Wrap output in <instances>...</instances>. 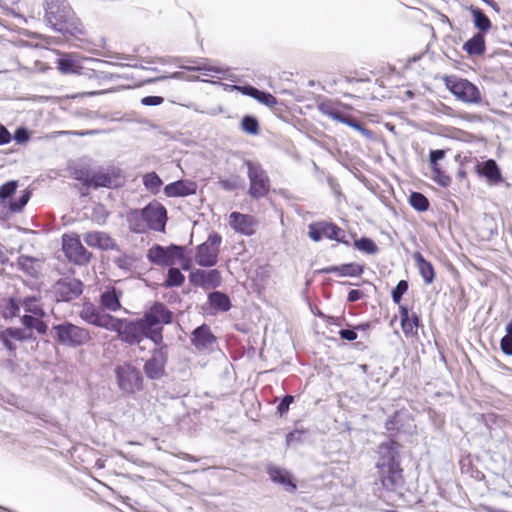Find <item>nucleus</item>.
Returning a JSON list of instances; mask_svg holds the SVG:
<instances>
[{"label":"nucleus","mask_w":512,"mask_h":512,"mask_svg":"<svg viewBox=\"0 0 512 512\" xmlns=\"http://www.w3.org/2000/svg\"><path fill=\"white\" fill-rule=\"evenodd\" d=\"M54 339L63 346L76 348L86 345L91 340L88 329L70 322H63L52 327Z\"/></svg>","instance_id":"4"},{"label":"nucleus","mask_w":512,"mask_h":512,"mask_svg":"<svg viewBox=\"0 0 512 512\" xmlns=\"http://www.w3.org/2000/svg\"><path fill=\"white\" fill-rule=\"evenodd\" d=\"M21 306L27 313H32L34 316H43L44 312L42 308L37 304V301L33 297L25 298L21 302Z\"/></svg>","instance_id":"42"},{"label":"nucleus","mask_w":512,"mask_h":512,"mask_svg":"<svg viewBox=\"0 0 512 512\" xmlns=\"http://www.w3.org/2000/svg\"><path fill=\"white\" fill-rule=\"evenodd\" d=\"M448 90L460 101L470 104L481 102V93L477 86L466 79L448 77L445 80Z\"/></svg>","instance_id":"7"},{"label":"nucleus","mask_w":512,"mask_h":512,"mask_svg":"<svg viewBox=\"0 0 512 512\" xmlns=\"http://www.w3.org/2000/svg\"><path fill=\"white\" fill-rule=\"evenodd\" d=\"M140 211L148 228L154 231H164L167 221V213L162 204L154 201L149 203Z\"/></svg>","instance_id":"13"},{"label":"nucleus","mask_w":512,"mask_h":512,"mask_svg":"<svg viewBox=\"0 0 512 512\" xmlns=\"http://www.w3.org/2000/svg\"><path fill=\"white\" fill-rule=\"evenodd\" d=\"M167 346H161L152 351L151 357L144 364V372L149 379L158 380L165 374L167 363Z\"/></svg>","instance_id":"16"},{"label":"nucleus","mask_w":512,"mask_h":512,"mask_svg":"<svg viewBox=\"0 0 512 512\" xmlns=\"http://www.w3.org/2000/svg\"><path fill=\"white\" fill-rule=\"evenodd\" d=\"M376 468L383 487L388 491H396L403 485V470L400 467L399 444L389 440L378 448Z\"/></svg>","instance_id":"2"},{"label":"nucleus","mask_w":512,"mask_h":512,"mask_svg":"<svg viewBox=\"0 0 512 512\" xmlns=\"http://www.w3.org/2000/svg\"><path fill=\"white\" fill-rule=\"evenodd\" d=\"M506 333L512 335V320L505 327Z\"/></svg>","instance_id":"64"},{"label":"nucleus","mask_w":512,"mask_h":512,"mask_svg":"<svg viewBox=\"0 0 512 512\" xmlns=\"http://www.w3.org/2000/svg\"><path fill=\"white\" fill-rule=\"evenodd\" d=\"M189 280L194 286H199L203 289H212L221 285L222 277L221 273L217 269H198L190 273Z\"/></svg>","instance_id":"18"},{"label":"nucleus","mask_w":512,"mask_h":512,"mask_svg":"<svg viewBox=\"0 0 512 512\" xmlns=\"http://www.w3.org/2000/svg\"><path fill=\"white\" fill-rule=\"evenodd\" d=\"M143 184L147 190L156 194L160 190L162 180L155 172H150L143 176Z\"/></svg>","instance_id":"37"},{"label":"nucleus","mask_w":512,"mask_h":512,"mask_svg":"<svg viewBox=\"0 0 512 512\" xmlns=\"http://www.w3.org/2000/svg\"><path fill=\"white\" fill-rule=\"evenodd\" d=\"M7 334L11 336L12 339L23 341L26 339L32 338V331H29L25 328H7L5 329Z\"/></svg>","instance_id":"43"},{"label":"nucleus","mask_w":512,"mask_h":512,"mask_svg":"<svg viewBox=\"0 0 512 512\" xmlns=\"http://www.w3.org/2000/svg\"><path fill=\"white\" fill-rule=\"evenodd\" d=\"M58 69L63 74H78L85 76L88 79H98L99 75L98 73L93 69H87L85 70L81 65L80 62L72 57V56H66L58 59L57 61Z\"/></svg>","instance_id":"20"},{"label":"nucleus","mask_w":512,"mask_h":512,"mask_svg":"<svg viewBox=\"0 0 512 512\" xmlns=\"http://www.w3.org/2000/svg\"><path fill=\"white\" fill-rule=\"evenodd\" d=\"M31 193L29 191H24V193L20 196L18 201L11 202L9 208L12 212H19L22 208L28 203L30 199Z\"/></svg>","instance_id":"47"},{"label":"nucleus","mask_w":512,"mask_h":512,"mask_svg":"<svg viewBox=\"0 0 512 512\" xmlns=\"http://www.w3.org/2000/svg\"><path fill=\"white\" fill-rule=\"evenodd\" d=\"M470 11L474 17L475 27H477L482 32L488 31L491 27V22L489 18L483 13V11L473 6H471Z\"/></svg>","instance_id":"36"},{"label":"nucleus","mask_w":512,"mask_h":512,"mask_svg":"<svg viewBox=\"0 0 512 512\" xmlns=\"http://www.w3.org/2000/svg\"><path fill=\"white\" fill-rule=\"evenodd\" d=\"M180 261L183 270H189L191 267V261L184 256V259H178Z\"/></svg>","instance_id":"61"},{"label":"nucleus","mask_w":512,"mask_h":512,"mask_svg":"<svg viewBox=\"0 0 512 512\" xmlns=\"http://www.w3.org/2000/svg\"><path fill=\"white\" fill-rule=\"evenodd\" d=\"M445 157V151L442 149L431 150L429 154L430 165L433 173H439L438 161Z\"/></svg>","instance_id":"45"},{"label":"nucleus","mask_w":512,"mask_h":512,"mask_svg":"<svg viewBox=\"0 0 512 512\" xmlns=\"http://www.w3.org/2000/svg\"><path fill=\"white\" fill-rule=\"evenodd\" d=\"M477 171L480 175L486 177L491 182H498L501 180L500 170L496 162L492 159L477 165Z\"/></svg>","instance_id":"30"},{"label":"nucleus","mask_w":512,"mask_h":512,"mask_svg":"<svg viewBox=\"0 0 512 512\" xmlns=\"http://www.w3.org/2000/svg\"><path fill=\"white\" fill-rule=\"evenodd\" d=\"M309 237L315 241H320L323 237L338 242H344L345 231L333 223L320 222L309 225Z\"/></svg>","instance_id":"17"},{"label":"nucleus","mask_w":512,"mask_h":512,"mask_svg":"<svg viewBox=\"0 0 512 512\" xmlns=\"http://www.w3.org/2000/svg\"><path fill=\"white\" fill-rule=\"evenodd\" d=\"M234 89H237L239 92H241L244 95L250 96L257 100L259 103L267 106V107H274L277 105V99L270 93L264 92L261 90H258L257 88L246 85V86H233Z\"/></svg>","instance_id":"25"},{"label":"nucleus","mask_w":512,"mask_h":512,"mask_svg":"<svg viewBox=\"0 0 512 512\" xmlns=\"http://www.w3.org/2000/svg\"><path fill=\"white\" fill-rule=\"evenodd\" d=\"M401 327L406 336L416 334L419 326V318L413 313L411 316L406 307H400Z\"/></svg>","instance_id":"29"},{"label":"nucleus","mask_w":512,"mask_h":512,"mask_svg":"<svg viewBox=\"0 0 512 512\" xmlns=\"http://www.w3.org/2000/svg\"><path fill=\"white\" fill-rule=\"evenodd\" d=\"M164 102L161 96H146L141 99V104L144 106H158Z\"/></svg>","instance_id":"50"},{"label":"nucleus","mask_w":512,"mask_h":512,"mask_svg":"<svg viewBox=\"0 0 512 512\" xmlns=\"http://www.w3.org/2000/svg\"><path fill=\"white\" fill-rule=\"evenodd\" d=\"M123 293L115 287L108 286L100 294L99 303L101 308L110 312L119 311L122 306L120 299Z\"/></svg>","instance_id":"22"},{"label":"nucleus","mask_w":512,"mask_h":512,"mask_svg":"<svg viewBox=\"0 0 512 512\" xmlns=\"http://www.w3.org/2000/svg\"><path fill=\"white\" fill-rule=\"evenodd\" d=\"M408 289V282L406 280H401L398 282L396 287L392 290V299L396 304H399L403 294Z\"/></svg>","instance_id":"46"},{"label":"nucleus","mask_w":512,"mask_h":512,"mask_svg":"<svg viewBox=\"0 0 512 512\" xmlns=\"http://www.w3.org/2000/svg\"><path fill=\"white\" fill-rule=\"evenodd\" d=\"M62 249L66 257L76 264H85L90 259V253L83 247L78 236L64 235Z\"/></svg>","instance_id":"14"},{"label":"nucleus","mask_w":512,"mask_h":512,"mask_svg":"<svg viewBox=\"0 0 512 512\" xmlns=\"http://www.w3.org/2000/svg\"><path fill=\"white\" fill-rule=\"evenodd\" d=\"M229 225L236 233L251 236L256 231L257 221L251 215L232 212L229 215Z\"/></svg>","instance_id":"19"},{"label":"nucleus","mask_w":512,"mask_h":512,"mask_svg":"<svg viewBox=\"0 0 512 512\" xmlns=\"http://www.w3.org/2000/svg\"><path fill=\"white\" fill-rule=\"evenodd\" d=\"M268 474L273 482L284 485L288 491L296 489V485L291 481L290 475L286 471L277 467H270Z\"/></svg>","instance_id":"32"},{"label":"nucleus","mask_w":512,"mask_h":512,"mask_svg":"<svg viewBox=\"0 0 512 512\" xmlns=\"http://www.w3.org/2000/svg\"><path fill=\"white\" fill-rule=\"evenodd\" d=\"M147 258L159 266H174L176 259H184V248L178 245L163 247L154 245L147 252Z\"/></svg>","instance_id":"9"},{"label":"nucleus","mask_w":512,"mask_h":512,"mask_svg":"<svg viewBox=\"0 0 512 512\" xmlns=\"http://www.w3.org/2000/svg\"><path fill=\"white\" fill-rule=\"evenodd\" d=\"M196 185L192 182L176 181L165 186L164 192L168 197L188 196L194 194Z\"/></svg>","instance_id":"27"},{"label":"nucleus","mask_w":512,"mask_h":512,"mask_svg":"<svg viewBox=\"0 0 512 512\" xmlns=\"http://www.w3.org/2000/svg\"><path fill=\"white\" fill-rule=\"evenodd\" d=\"M187 69L191 71H200L205 76L216 77L219 79L231 77L229 69L213 64L209 60H205L199 63L197 66L188 67Z\"/></svg>","instance_id":"26"},{"label":"nucleus","mask_w":512,"mask_h":512,"mask_svg":"<svg viewBox=\"0 0 512 512\" xmlns=\"http://www.w3.org/2000/svg\"><path fill=\"white\" fill-rule=\"evenodd\" d=\"M46 24L64 36L85 35V27L67 0H46L44 3Z\"/></svg>","instance_id":"1"},{"label":"nucleus","mask_w":512,"mask_h":512,"mask_svg":"<svg viewBox=\"0 0 512 512\" xmlns=\"http://www.w3.org/2000/svg\"><path fill=\"white\" fill-rule=\"evenodd\" d=\"M83 291L80 280L66 277L57 281L53 286V293L57 301L69 302L76 299Z\"/></svg>","instance_id":"15"},{"label":"nucleus","mask_w":512,"mask_h":512,"mask_svg":"<svg viewBox=\"0 0 512 512\" xmlns=\"http://www.w3.org/2000/svg\"><path fill=\"white\" fill-rule=\"evenodd\" d=\"M11 141V134L5 126L0 124V145L8 144Z\"/></svg>","instance_id":"55"},{"label":"nucleus","mask_w":512,"mask_h":512,"mask_svg":"<svg viewBox=\"0 0 512 512\" xmlns=\"http://www.w3.org/2000/svg\"><path fill=\"white\" fill-rule=\"evenodd\" d=\"M37 319L38 318H36L32 315H24L21 319V322L24 325L25 329L32 331Z\"/></svg>","instance_id":"54"},{"label":"nucleus","mask_w":512,"mask_h":512,"mask_svg":"<svg viewBox=\"0 0 512 512\" xmlns=\"http://www.w3.org/2000/svg\"><path fill=\"white\" fill-rule=\"evenodd\" d=\"M185 280L184 275L181 273V271L178 268H174L173 266H170V269L168 270L167 279L164 282L165 287H178L183 284Z\"/></svg>","instance_id":"38"},{"label":"nucleus","mask_w":512,"mask_h":512,"mask_svg":"<svg viewBox=\"0 0 512 512\" xmlns=\"http://www.w3.org/2000/svg\"><path fill=\"white\" fill-rule=\"evenodd\" d=\"M18 264L22 270H24L29 275H34L36 270L33 268L34 262L32 259L28 257H21L18 260Z\"/></svg>","instance_id":"48"},{"label":"nucleus","mask_w":512,"mask_h":512,"mask_svg":"<svg viewBox=\"0 0 512 512\" xmlns=\"http://www.w3.org/2000/svg\"><path fill=\"white\" fill-rule=\"evenodd\" d=\"M410 205L419 212H424L429 208L428 199L419 192H412L409 197Z\"/></svg>","instance_id":"39"},{"label":"nucleus","mask_w":512,"mask_h":512,"mask_svg":"<svg viewBox=\"0 0 512 512\" xmlns=\"http://www.w3.org/2000/svg\"><path fill=\"white\" fill-rule=\"evenodd\" d=\"M117 59L125 60V61H132V60H134V56H131V55H119V56H117Z\"/></svg>","instance_id":"62"},{"label":"nucleus","mask_w":512,"mask_h":512,"mask_svg":"<svg viewBox=\"0 0 512 512\" xmlns=\"http://www.w3.org/2000/svg\"><path fill=\"white\" fill-rule=\"evenodd\" d=\"M78 180H81L84 185L94 188L106 187L111 188L116 186V179L109 173L99 170L93 174H86L85 176H77Z\"/></svg>","instance_id":"21"},{"label":"nucleus","mask_w":512,"mask_h":512,"mask_svg":"<svg viewBox=\"0 0 512 512\" xmlns=\"http://www.w3.org/2000/svg\"><path fill=\"white\" fill-rule=\"evenodd\" d=\"M10 339H11V336L9 334H7L6 330L0 332V341L3 343V345L8 350L13 351V350H15V346L10 341Z\"/></svg>","instance_id":"53"},{"label":"nucleus","mask_w":512,"mask_h":512,"mask_svg":"<svg viewBox=\"0 0 512 512\" xmlns=\"http://www.w3.org/2000/svg\"><path fill=\"white\" fill-rule=\"evenodd\" d=\"M241 129L251 135H256L259 132V123L253 116L246 115L242 118Z\"/></svg>","instance_id":"40"},{"label":"nucleus","mask_w":512,"mask_h":512,"mask_svg":"<svg viewBox=\"0 0 512 512\" xmlns=\"http://www.w3.org/2000/svg\"><path fill=\"white\" fill-rule=\"evenodd\" d=\"M17 186H18V182L15 180L8 181L5 184L1 185L0 186V199L5 200V199L11 197L15 193Z\"/></svg>","instance_id":"44"},{"label":"nucleus","mask_w":512,"mask_h":512,"mask_svg":"<svg viewBox=\"0 0 512 512\" xmlns=\"http://www.w3.org/2000/svg\"><path fill=\"white\" fill-rule=\"evenodd\" d=\"M413 259L424 282L431 284L435 278L433 265L427 261L420 252H414Z\"/></svg>","instance_id":"28"},{"label":"nucleus","mask_w":512,"mask_h":512,"mask_svg":"<svg viewBox=\"0 0 512 512\" xmlns=\"http://www.w3.org/2000/svg\"><path fill=\"white\" fill-rule=\"evenodd\" d=\"M109 331L116 332L118 338L129 345L139 344L144 338H147V330L141 318L129 320L114 317Z\"/></svg>","instance_id":"5"},{"label":"nucleus","mask_w":512,"mask_h":512,"mask_svg":"<svg viewBox=\"0 0 512 512\" xmlns=\"http://www.w3.org/2000/svg\"><path fill=\"white\" fill-rule=\"evenodd\" d=\"M246 164L250 180L249 194L254 198L264 197L267 195L270 188V182L266 172L257 163L248 161Z\"/></svg>","instance_id":"10"},{"label":"nucleus","mask_w":512,"mask_h":512,"mask_svg":"<svg viewBox=\"0 0 512 512\" xmlns=\"http://www.w3.org/2000/svg\"><path fill=\"white\" fill-rule=\"evenodd\" d=\"M115 376L119 389L127 394H133L142 387L140 371L131 363H123L115 367Z\"/></svg>","instance_id":"6"},{"label":"nucleus","mask_w":512,"mask_h":512,"mask_svg":"<svg viewBox=\"0 0 512 512\" xmlns=\"http://www.w3.org/2000/svg\"><path fill=\"white\" fill-rule=\"evenodd\" d=\"M210 305L219 311L226 312L231 308V301L229 297L220 291L211 292L208 295Z\"/></svg>","instance_id":"34"},{"label":"nucleus","mask_w":512,"mask_h":512,"mask_svg":"<svg viewBox=\"0 0 512 512\" xmlns=\"http://www.w3.org/2000/svg\"><path fill=\"white\" fill-rule=\"evenodd\" d=\"M463 49L469 55H481L485 51V41L482 33H476L464 45Z\"/></svg>","instance_id":"33"},{"label":"nucleus","mask_w":512,"mask_h":512,"mask_svg":"<svg viewBox=\"0 0 512 512\" xmlns=\"http://www.w3.org/2000/svg\"><path fill=\"white\" fill-rule=\"evenodd\" d=\"M180 74L181 73H179V72H175V73H173L170 76H160V77H157V78H154V79H150V80H148V82L149 83L156 82V81L164 80V79H167V78H179Z\"/></svg>","instance_id":"60"},{"label":"nucleus","mask_w":512,"mask_h":512,"mask_svg":"<svg viewBox=\"0 0 512 512\" xmlns=\"http://www.w3.org/2000/svg\"><path fill=\"white\" fill-rule=\"evenodd\" d=\"M215 341V336L211 333L210 328L205 324L197 327L192 333L191 342L198 350H206L210 348Z\"/></svg>","instance_id":"24"},{"label":"nucleus","mask_w":512,"mask_h":512,"mask_svg":"<svg viewBox=\"0 0 512 512\" xmlns=\"http://www.w3.org/2000/svg\"><path fill=\"white\" fill-rule=\"evenodd\" d=\"M221 85L224 87L225 91H238L237 89L233 88L234 85H229V84H221Z\"/></svg>","instance_id":"63"},{"label":"nucleus","mask_w":512,"mask_h":512,"mask_svg":"<svg viewBox=\"0 0 512 512\" xmlns=\"http://www.w3.org/2000/svg\"><path fill=\"white\" fill-rule=\"evenodd\" d=\"M33 329H35L39 334H44L47 331V325L40 319H37Z\"/></svg>","instance_id":"59"},{"label":"nucleus","mask_w":512,"mask_h":512,"mask_svg":"<svg viewBox=\"0 0 512 512\" xmlns=\"http://www.w3.org/2000/svg\"><path fill=\"white\" fill-rule=\"evenodd\" d=\"M293 401H294V397L291 395H287L282 399V401L279 403V405L277 407L280 415H283L288 411L289 406L291 403H293Z\"/></svg>","instance_id":"51"},{"label":"nucleus","mask_w":512,"mask_h":512,"mask_svg":"<svg viewBox=\"0 0 512 512\" xmlns=\"http://www.w3.org/2000/svg\"><path fill=\"white\" fill-rule=\"evenodd\" d=\"M14 139L18 142V143H24L26 141H28L29 139V133L27 131V129L25 128H18L16 131H15V134H14Z\"/></svg>","instance_id":"52"},{"label":"nucleus","mask_w":512,"mask_h":512,"mask_svg":"<svg viewBox=\"0 0 512 512\" xmlns=\"http://www.w3.org/2000/svg\"><path fill=\"white\" fill-rule=\"evenodd\" d=\"M321 273H337L340 276H358L362 274L363 268L357 264H344L341 266H329L320 271Z\"/></svg>","instance_id":"31"},{"label":"nucleus","mask_w":512,"mask_h":512,"mask_svg":"<svg viewBox=\"0 0 512 512\" xmlns=\"http://www.w3.org/2000/svg\"><path fill=\"white\" fill-rule=\"evenodd\" d=\"M79 316L84 322L106 330L110 329L114 319V316L104 313L101 307H97L91 302L83 303Z\"/></svg>","instance_id":"12"},{"label":"nucleus","mask_w":512,"mask_h":512,"mask_svg":"<svg viewBox=\"0 0 512 512\" xmlns=\"http://www.w3.org/2000/svg\"><path fill=\"white\" fill-rule=\"evenodd\" d=\"M173 313L161 302H155L141 318L146 330L147 339L154 344L160 345L163 342V325L170 324Z\"/></svg>","instance_id":"3"},{"label":"nucleus","mask_w":512,"mask_h":512,"mask_svg":"<svg viewBox=\"0 0 512 512\" xmlns=\"http://www.w3.org/2000/svg\"><path fill=\"white\" fill-rule=\"evenodd\" d=\"M502 352L508 356H512V335L506 334L500 341Z\"/></svg>","instance_id":"49"},{"label":"nucleus","mask_w":512,"mask_h":512,"mask_svg":"<svg viewBox=\"0 0 512 512\" xmlns=\"http://www.w3.org/2000/svg\"><path fill=\"white\" fill-rule=\"evenodd\" d=\"M318 110L325 116L346 124L351 128L359 131L366 139H373V133L369 129L365 128L362 124H360L357 120H355L352 116L343 113L338 108L334 107L331 103H320L318 105Z\"/></svg>","instance_id":"11"},{"label":"nucleus","mask_w":512,"mask_h":512,"mask_svg":"<svg viewBox=\"0 0 512 512\" xmlns=\"http://www.w3.org/2000/svg\"><path fill=\"white\" fill-rule=\"evenodd\" d=\"M354 245L358 250L367 254H375L378 251L376 244L370 238L362 237L356 240Z\"/></svg>","instance_id":"41"},{"label":"nucleus","mask_w":512,"mask_h":512,"mask_svg":"<svg viewBox=\"0 0 512 512\" xmlns=\"http://www.w3.org/2000/svg\"><path fill=\"white\" fill-rule=\"evenodd\" d=\"M83 240L89 247L101 250H110L115 247L114 240L107 233L102 231L87 232Z\"/></svg>","instance_id":"23"},{"label":"nucleus","mask_w":512,"mask_h":512,"mask_svg":"<svg viewBox=\"0 0 512 512\" xmlns=\"http://www.w3.org/2000/svg\"><path fill=\"white\" fill-rule=\"evenodd\" d=\"M222 237L213 232L207 240L198 245L195 253V262L201 267H213L218 262L219 248Z\"/></svg>","instance_id":"8"},{"label":"nucleus","mask_w":512,"mask_h":512,"mask_svg":"<svg viewBox=\"0 0 512 512\" xmlns=\"http://www.w3.org/2000/svg\"><path fill=\"white\" fill-rule=\"evenodd\" d=\"M130 229L136 233L144 232L147 224L143 220V216L140 210L131 211L127 217Z\"/></svg>","instance_id":"35"},{"label":"nucleus","mask_w":512,"mask_h":512,"mask_svg":"<svg viewBox=\"0 0 512 512\" xmlns=\"http://www.w3.org/2000/svg\"><path fill=\"white\" fill-rule=\"evenodd\" d=\"M435 175V180L442 186H447L450 182V178L444 173L441 171V169L439 168V173H434Z\"/></svg>","instance_id":"57"},{"label":"nucleus","mask_w":512,"mask_h":512,"mask_svg":"<svg viewBox=\"0 0 512 512\" xmlns=\"http://www.w3.org/2000/svg\"><path fill=\"white\" fill-rule=\"evenodd\" d=\"M339 335L342 339L353 341L357 338V333L353 329H342L339 332Z\"/></svg>","instance_id":"56"},{"label":"nucleus","mask_w":512,"mask_h":512,"mask_svg":"<svg viewBox=\"0 0 512 512\" xmlns=\"http://www.w3.org/2000/svg\"><path fill=\"white\" fill-rule=\"evenodd\" d=\"M363 295V292L360 290H350L347 299L349 302H355L361 299Z\"/></svg>","instance_id":"58"}]
</instances>
